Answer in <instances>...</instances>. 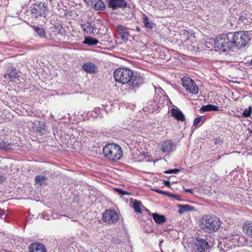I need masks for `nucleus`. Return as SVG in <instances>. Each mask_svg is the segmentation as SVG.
<instances>
[{
    "instance_id": "nucleus-30",
    "label": "nucleus",
    "mask_w": 252,
    "mask_h": 252,
    "mask_svg": "<svg viewBox=\"0 0 252 252\" xmlns=\"http://www.w3.org/2000/svg\"><path fill=\"white\" fill-rule=\"evenodd\" d=\"M33 29L41 37H45L46 35V32L43 28H39L38 27L34 26L32 27Z\"/></svg>"
},
{
    "instance_id": "nucleus-13",
    "label": "nucleus",
    "mask_w": 252,
    "mask_h": 252,
    "mask_svg": "<svg viewBox=\"0 0 252 252\" xmlns=\"http://www.w3.org/2000/svg\"><path fill=\"white\" fill-rule=\"evenodd\" d=\"M143 82V78L139 74H136L134 75L133 73V77L130 81L127 84L133 88L140 86Z\"/></svg>"
},
{
    "instance_id": "nucleus-22",
    "label": "nucleus",
    "mask_w": 252,
    "mask_h": 252,
    "mask_svg": "<svg viewBox=\"0 0 252 252\" xmlns=\"http://www.w3.org/2000/svg\"><path fill=\"white\" fill-rule=\"evenodd\" d=\"M155 221L158 224H162L166 221L165 217L163 215H159L158 213H150Z\"/></svg>"
},
{
    "instance_id": "nucleus-17",
    "label": "nucleus",
    "mask_w": 252,
    "mask_h": 252,
    "mask_svg": "<svg viewBox=\"0 0 252 252\" xmlns=\"http://www.w3.org/2000/svg\"><path fill=\"white\" fill-rule=\"evenodd\" d=\"M87 2L96 10H103L105 8V4L102 0H88Z\"/></svg>"
},
{
    "instance_id": "nucleus-7",
    "label": "nucleus",
    "mask_w": 252,
    "mask_h": 252,
    "mask_svg": "<svg viewBox=\"0 0 252 252\" xmlns=\"http://www.w3.org/2000/svg\"><path fill=\"white\" fill-rule=\"evenodd\" d=\"M182 82L183 86L187 92L192 94L198 93V88L191 78L189 77H184Z\"/></svg>"
},
{
    "instance_id": "nucleus-11",
    "label": "nucleus",
    "mask_w": 252,
    "mask_h": 252,
    "mask_svg": "<svg viewBox=\"0 0 252 252\" xmlns=\"http://www.w3.org/2000/svg\"><path fill=\"white\" fill-rule=\"evenodd\" d=\"M108 6L114 10L118 8H126L127 7V3L125 0H109Z\"/></svg>"
},
{
    "instance_id": "nucleus-19",
    "label": "nucleus",
    "mask_w": 252,
    "mask_h": 252,
    "mask_svg": "<svg viewBox=\"0 0 252 252\" xmlns=\"http://www.w3.org/2000/svg\"><path fill=\"white\" fill-rule=\"evenodd\" d=\"M173 146L174 145L171 140H166L161 144L160 149L162 153H169L172 151Z\"/></svg>"
},
{
    "instance_id": "nucleus-23",
    "label": "nucleus",
    "mask_w": 252,
    "mask_h": 252,
    "mask_svg": "<svg viewBox=\"0 0 252 252\" xmlns=\"http://www.w3.org/2000/svg\"><path fill=\"white\" fill-rule=\"evenodd\" d=\"M6 76L9 79L10 81H13L18 77V74L16 69H8L7 70L4 77L6 78Z\"/></svg>"
},
{
    "instance_id": "nucleus-15",
    "label": "nucleus",
    "mask_w": 252,
    "mask_h": 252,
    "mask_svg": "<svg viewBox=\"0 0 252 252\" xmlns=\"http://www.w3.org/2000/svg\"><path fill=\"white\" fill-rule=\"evenodd\" d=\"M85 33L87 34H94L96 27L95 25L92 22H86L81 25Z\"/></svg>"
},
{
    "instance_id": "nucleus-24",
    "label": "nucleus",
    "mask_w": 252,
    "mask_h": 252,
    "mask_svg": "<svg viewBox=\"0 0 252 252\" xmlns=\"http://www.w3.org/2000/svg\"><path fill=\"white\" fill-rule=\"evenodd\" d=\"M99 42L98 40L95 38L90 36H86L84 38L83 43L89 46H93L96 45Z\"/></svg>"
},
{
    "instance_id": "nucleus-33",
    "label": "nucleus",
    "mask_w": 252,
    "mask_h": 252,
    "mask_svg": "<svg viewBox=\"0 0 252 252\" xmlns=\"http://www.w3.org/2000/svg\"><path fill=\"white\" fill-rule=\"evenodd\" d=\"M179 171H180L179 169H170V170H166L165 171H164V173H165V174H171V173H177Z\"/></svg>"
},
{
    "instance_id": "nucleus-18",
    "label": "nucleus",
    "mask_w": 252,
    "mask_h": 252,
    "mask_svg": "<svg viewBox=\"0 0 252 252\" xmlns=\"http://www.w3.org/2000/svg\"><path fill=\"white\" fill-rule=\"evenodd\" d=\"M171 115L176 120L184 122L185 121V117L182 111L178 108H172L171 109Z\"/></svg>"
},
{
    "instance_id": "nucleus-14",
    "label": "nucleus",
    "mask_w": 252,
    "mask_h": 252,
    "mask_svg": "<svg viewBox=\"0 0 252 252\" xmlns=\"http://www.w3.org/2000/svg\"><path fill=\"white\" fill-rule=\"evenodd\" d=\"M30 252H46L45 246L39 242L31 244L29 248Z\"/></svg>"
},
{
    "instance_id": "nucleus-6",
    "label": "nucleus",
    "mask_w": 252,
    "mask_h": 252,
    "mask_svg": "<svg viewBox=\"0 0 252 252\" xmlns=\"http://www.w3.org/2000/svg\"><path fill=\"white\" fill-rule=\"evenodd\" d=\"M210 246L208 242L203 238L197 237L192 244V252H207Z\"/></svg>"
},
{
    "instance_id": "nucleus-3",
    "label": "nucleus",
    "mask_w": 252,
    "mask_h": 252,
    "mask_svg": "<svg viewBox=\"0 0 252 252\" xmlns=\"http://www.w3.org/2000/svg\"><path fill=\"white\" fill-rule=\"evenodd\" d=\"M133 77V71L126 68H119L114 72V77L116 82L123 84H127Z\"/></svg>"
},
{
    "instance_id": "nucleus-34",
    "label": "nucleus",
    "mask_w": 252,
    "mask_h": 252,
    "mask_svg": "<svg viewBox=\"0 0 252 252\" xmlns=\"http://www.w3.org/2000/svg\"><path fill=\"white\" fill-rule=\"evenodd\" d=\"M117 190L122 195H125L127 194V192L122 189H117Z\"/></svg>"
},
{
    "instance_id": "nucleus-36",
    "label": "nucleus",
    "mask_w": 252,
    "mask_h": 252,
    "mask_svg": "<svg viewBox=\"0 0 252 252\" xmlns=\"http://www.w3.org/2000/svg\"><path fill=\"white\" fill-rule=\"evenodd\" d=\"M5 180V177L3 175H0V183H3Z\"/></svg>"
},
{
    "instance_id": "nucleus-38",
    "label": "nucleus",
    "mask_w": 252,
    "mask_h": 252,
    "mask_svg": "<svg viewBox=\"0 0 252 252\" xmlns=\"http://www.w3.org/2000/svg\"><path fill=\"white\" fill-rule=\"evenodd\" d=\"M4 214V211L3 210L0 208V217Z\"/></svg>"
},
{
    "instance_id": "nucleus-31",
    "label": "nucleus",
    "mask_w": 252,
    "mask_h": 252,
    "mask_svg": "<svg viewBox=\"0 0 252 252\" xmlns=\"http://www.w3.org/2000/svg\"><path fill=\"white\" fill-rule=\"evenodd\" d=\"M143 21L146 28L150 29H151L153 28V26H152V23L149 21L148 17L145 14H144L143 15Z\"/></svg>"
},
{
    "instance_id": "nucleus-4",
    "label": "nucleus",
    "mask_w": 252,
    "mask_h": 252,
    "mask_svg": "<svg viewBox=\"0 0 252 252\" xmlns=\"http://www.w3.org/2000/svg\"><path fill=\"white\" fill-rule=\"evenodd\" d=\"M234 47L241 48L245 46L250 40L248 32L238 31L234 33L232 38Z\"/></svg>"
},
{
    "instance_id": "nucleus-28",
    "label": "nucleus",
    "mask_w": 252,
    "mask_h": 252,
    "mask_svg": "<svg viewBox=\"0 0 252 252\" xmlns=\"http://www.w3.org/2000/svg\"><path fill=\"white\" fill-rule=\"evenodd\" d=\"M178 213L180 214H183L184 213L191 210V207L189 205H179Z\"/></svg>"
},
{
    "instance_id": "nucleus-16",
    "label": "nucleus",
    "mask_w": 252,
    "mask_h": 252,
    "mask_svg": "<svg viewBox=\"0 0 252 252\" xmlns=\"http://www.w3.org/2000/svg\"><path fill=\"white\" fill-rule=\"evenodd\" d=\"M117 30L122 39L127 40L130 34L127 27L122 25H119L117 26Z\"/></svg>"
},
{
    "instance_id": "nucleus-32",
    "label": "nucleus",
    "mask_w": 252,
    "mask_h": 252,
    "mask_svg": "<svg viewBox=\"0 0 252 252\" xmlns=\"http://www.w3.org/2000/svg\"><path fill=\"white\" fill-rule=\"evenodd\" d=\"M252 113V107L250 106L248 108L246 109L242 113V116L244 117H250Z\"/></svg>"
},
{
    "instance_id": "nucleus-2",
    "label": "nucleus",
    "mask_w": 252,
    "mask_h": 252,
    "mask_svg": "<svg viewBox=\"0 0 252 252\" xmlns=\"http://www.w3.org/2000/svg\"><path fill=\"white\" fill-rule=\"evenodd\" d=\"M104 157L111 161L119 160L123 155L122 148L118 144L110 143L106 144L103 148Z\"/></svg>"
},
{
    "instance_id": "nucleus-27",
    "label": "nucleus",
    "mask_w": 252,
    "mask_h": 252,
    "mask_svg": "<svg viewBox=\"0 0 252 252\" xmlns=\"http://www.w3.org/2000/svg\"><path fill=\"white\" fill-rule=\"evenodd\" d=\"M205 118L204 117V116H198L197 118L194 119V120L193 121V125L195 127H199L203 124V123L205 121Z\"/></svg>"
},
{
    "instance_id": "nucleus-39",
    "label": "nucleus",
    "mask_w": 252,
    "mask_h": 252,
    "mask_svg": "<svg viewBox=\"0 0 252 252\" xmlns=\"http://www.w3.org/2000/svg\"><path fill=\"white\" fill-rule=\"evenodd\" d=\"M164 185L167 187H170V183L168 181H164Z\"/></svg>"
},
{
    "instance_id": "nucleus-8",
    "label": "nucleus",
    "mask_w": 252,
    "mask_h": 252,
    "mask_svg": "<svg viewBox=\"0 0 252 252\" xmlns=\"http://www.w3.org/2000/svg\"><path fill=\"white\" fill-rule=\"evenodd\" d=\"M48 8L45 2L39 3L36 7L32 9V14L36 18L43 16L45 17L47 14Z\"/></svg>"
},
{
    "instance_id": "nucleus-12",
    "label": "nucleus",
    "mask_w": 252,
    "mask_h": 252,
    "mask_svg": "<svg viewBox=\"0 0 252 252\" xmlns=\"http://www.w3.org/2000/svg\"><path fill=\"white\" fill-rule=\"evenodd\" d=\"M82 68L87 73L94 74L98 71L97 66L91 62L85 63L82 66Z\"/></svg>"
},
{
    "instance_id": "nucleus-29",
    "label": "nucleus",
    "mask_w": 252,
    "mask_h": 252,
    "mask_svg": "<svg viewBox=\"0 0 252 252\" xmlns=\"http://www.w3.org/2000/svg\"><path fill=\"white\" fill-rule=\"evenodd\" d=\"M47 178L43 175H37L35 178V182L37 185L42 186L44 184Z\"/></svg>"
},
{
    "instance_id": "nucleus-26",
    "label": "nucleus",
    "mask_w": 252,
    "mask_h": 252,
    "mask_svg": "<svg viewBox=\"0 0 252 252\" xmlns=\"http://www.w3.org/2000/svg\"><path fill=\"white\" fill-rule=\"evenodd\" d=\"M219 107L217 106L213 105L212 104H208L206 105H203L201 107L200 111L202 112L206 111H219Z\"/></svg>"
},
{
    "instance_id": "nucleus-1",
    "label": "nucleus",
    "mask_w": 252,
    "mask_h": 252,
    "mask_svg": "<svg viewBox=\"0 0 252 252\" xmlns=\"http://www.w3.org/2000/svg\"><path fill=\"white\" fill-rule=\"evenodd\" d=\"M200 228L204 232L211 233L217 231L220 226V219L215 215H203L199 220Z\"/></svg>"
},
{
    "instance_id": "nucleus-20",
    "label": "nucleus",
    "mask_w": 252,
    "mask_h": 252,
    "mask_svg": "<svg viewBox=\"0 0 252 252\" xmlns=\"http://www.w3.org/2000/svg\"><path fill=\"white\" fill-rule=\"evenodd\" d=\"M15 147V144L9 142L8 140H2L0 142V149L6 151L14 150Z\"/></svg>"
},
{
    "instance_id": "nucleus-40",
    "label": "nucleus",
    "mask_w": 252,
    "mask_h": 252,
    "mask_svg": "<svg viewBox=\"0 0 252 252\" xmlns=\"http://www.w3.org/2000/svg\"><path fill=\"white\" fill-rule=\"evenodd\" d=\"M251 64H252V60H251Z\"/></svg>"
},
{
    "instance_id": "nucleus-10",
    "label": "nucleus",
    "mask_w": 252,
    "mask_h": 252,
    "mask_svg": "<svg viewBox=\"0 0 252 252\" xmlns=\"http://www.w3.org/2000/svg\"><path fill=\"white\" fill-rule=\"evenodd\" d=\"M46 126L43 122L35 121L33 123L32 129L36 133L43 135L46 133Z\"/></svg>"
},
{
    "instance_id": "nucleus-21",
    "label": "nucleus",
    "mask_w": 252,
    "mask_h": 252,
    "mask_svg": "<svg viewBox=\"0 0 252 252\" xmlns=\"http://www.w3.org/2000/svg\"><path fill=\"white\" fill-rule=\"evenodd\" d=\"M242 228L244 232L249 237L252 238V221L245 222Z\"/></svg>"
},
{
    "instance_id": "nucleus-35",
    "label": "nucleus",
    "mask_w": 252,
    "mask_h": 252,
    "mask_svg": "<svg viewBox=\"0 0 252 252\" xmlns=\"http://www.w3.org/2000/svg\"><path fill=\"white\" fill-rule=\"evenodd\" d=\"M184 190L186 192H190L191 194L193 193V190L192 189H184Z\"/></svg>"
},
{
    "instance_id": "nucleus-37",
    "label": "nucleus",
    "mask_w": 252,
    "mask_h": 252,
    "mask_svg": "<svg viewBox=\"0 0 252 252\" xmlns=\"http://www.w3.org/2000/svg\"><path fill=\"white\" fill-rule=\"evenodd\" d=\"M155 191L157 192H158V193H161L162 194H167L166 192L161 190L156 189Z\"/></svg>"
},
{
    "instance_id": "nucleus-9",
    "label": "nucleus",
    "mask_w": 252,
    "mask_h": 252,
    "mask_svg": "<svg viewBox=\"0 0 252 252\" xmlns=\"http://www.w3.org/2000/svg\"><path fill=\"white\" fill-rule=\"evenodd\" d=\"M102 219L104 222L112 224L118 221L119 216L114 210H106L103 214Z\"/></svg>"
},
{
    "instance_id": "nucleus-5",
    "label": "nucleus",
    "mask_w": 252,
    "mask_h": 252,
    "mask_svg": "<svg viewBox=\"0 0 252 252\" xmlns=\"http://www.w3.org/2000/svg\"><path fill=\"white\" fill-rule=\"evenodd\" d=\"M215 46L223 52L228 51L234 47L232 39L226 35L217 37L215 41Z\"/></svg>"
},
{
    "instance_id": "nucleus-25",
    "label": "nucleus",
    "mask_w": 252,
    "mask_h": 252,
    "mask_svg": "<svg viewBox=\"0 0 252 252\" xmlns=\"http://www.w3.org/2000/svg\"><path fill=\"white\" fill-rule=\"evenodd\" d=\"M144 207V206L142 205V203L140 201H138L137 200H134L133 202V208L134 210V211L137 213L141 214L142 210L141 208Z\"/></svg>"
},
{
    "instance_id": "nucleus-41",
    "label": "nucleus",
    "mask_w": 252,
    "mask_h": 252,
    "mask_svg": "<svg viewBox=\"0 0 252 252\" xmlns=\"http://www.w3.org/2000/svg\"><path fill=\"white\" fill-rule=\"evenodd\" d=\"M251 85L252 86V83L251 84Z\"/></svg>"
}]
</instances>
